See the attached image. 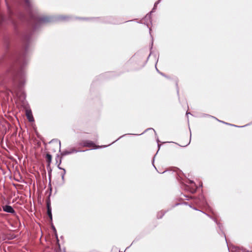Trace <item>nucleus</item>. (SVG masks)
I'll list each match as a JSON object with an SVG mask.
<instances>
[{
    "instance_id": "1",
    "label": "nucleus",
    "mask_w": 252,
    "mask_h": 252,
    "mask_svg": "<svg viewBox=\"0 0 252 252\" xmlns=\"http://www.w3.org/2000/svg\"><path fill=\"white\" fill-rule=\"evenodd\" d=\"M82 145L84 147L93 148V149L98 148V147L95 146L94 144L91 141H85L83 142Z\"/></svg>"
},
{
    "instance_id": "2",
    "label": "nucleus",
    "mask_w": 252,
    "mask_h": 252,
    "mask_svg": "<svg viewBox=\"0 0 252 252\" xmlns=\"http://www.w3.org/2000/svg\"><path fill=\"white\" fill-rule=\"evenodd\" d=\"M2 209H3V211H4L5 212L13 214H15V210L13 209V208L11 206H9V205L3 206Z\"/></svg>"
},
{
    "instance_id": "3",
    "label": "nucleus",
    "mask_w": 252,
    "mask_h": 252,
    "mask_svg": "<svg viewBox=\"0 0 252 252\" xmlns=\"http://www.w3.org/2000/svg\"><path fill=\"white\" fill-rule=\"evenodd\" d=\"M26 115L30 122H33L34 121L33 117L31 110H27L26 111Z\"/></svg>"
},
{
    "instance_id": "4",
    "label": "nucleus",
    "mask_w": 252,
    "mask_h": 252,
    "mask_svg": "<svg viewBox=\"0 0 252 252\" xmlns=\"http://www.w3.org/2000/svg\"><path fill=\"white\" fill-rule=\"evenodd\" d=\"M25 82V79L24 78V76L23 75H20L19 77L18 80V85L19 87H21L23 85H24Z\"/></svg>"
},
{
    "instance_id": "5",
    "label": "nucleus",
    "mask_w": 252,
    "mask_h": 252,
    "mask_svg": "<svg viewBox=\"0 0 252 252\" xmlns=\"http://www.w3.org/2000/svg\"><path fill=\"white\" fill-rule=\"evenodd\" d=\"M47 214L49 218H50L51 220H52V212H51V208L50 205V203L48 202L47 203Z\"/></svg>"
},
{
    "instance_id": "6",
    "label": "nucleus",
    "mask_w": 252,
    "mask_h": 252,
    "mask_svg": "<svg viewBox=\"0 0 252 252\" xmlns=\"http://www.w3.org/2000/svg\"><path fill=\"white\" fill-rule=\"evenodd\" d=\"M78 151L75 150H72L70 151H64L62 153H61V155L62 156H66L67 155H69L72 154L73 153H77Z\"/></svg>"
},
{
    "instance_id": "7",
    "label": "nucleus",
    "mask_w": 252,
    "mask_h": 252,
    "mask_svg": "<svg viewBox=\"0 0 252 252\" xmlns=\"http://www.w3.org/2000/svg\"><path fill=\"white\" fill-rule=\"evenodd\" d=\"M61 163V159H60V163H59V164L58 165V168H59L60 169H62V170H63V172L62 173V180H63V181H64V175H65V173H66V171H65V169L63 168H61V167H60V163Z\"/></svg>"
},
{
    "instance_id": "8",
    "label": "nucleus",
    "mask_w": 252,
    "mask_h": 252,
    "mask_svg": "<svg viewBox=\"0 0 252 252\" xmlns=\"http://www.w3.org/2000/svg\"><path fill=\"white\" fill-rule=\"evenodd\" d=\"M54 143H55V144L57 146H58V145H59V149H60V151H61V142L60 141H58L57 140H51L50 142V143L51 144H54Z\"/></svg>"
},
{
    "instance_id": "9",
    "label": "nucleus",
    "mask_w": 252,
    "mask_h": 252,
    "mask_svg": "<svg viewBox=\"0 0 252 252\" xmlns=\"http://www.w3.org/2000/svg\"><path fill=\"white\" fill-rule=\"evenodd\" d=\"M46 158L47 159V161L48 163V165H50V164L51 162L52 161V156L49 154H47L46 156Z\"/></svg>"
},
{
    "instance_id": "10",
    "label": "nucleus",
    "mask_w": 252,
    "mask_h": 252,
    "mask_svg": "<svg viewBox=\"0 0 252 252\" xmlns=\"http://www.w3.org/2000/svg\"><path fill=\"white\" fill-rule=\"evenodd\" d=\"M50 21V18L48 17H43V18H40V22L41 23H46V22H48Z\"/></svg>"
},
{
    "instance_id": "11",
    "label": "nucleus",
    "mask_w": 252,
    "mask_h": 252,
    "mask_svg": "<svg viewBox=\"0 0 252 252\" xmlns=\"http://www.w3.org/2000/svg\"><path fill=\"white\" fill-rule=\"evenodd\" d=\"M25 1L28 6H31V0H25Z\"/></svg>"
},
{
    "instance_id": "12",
    "label": "nucleus",
    "mask_w": 252,
    "mask_h": 252,
    "mask_svg": "<svg viewBox=\"0 0 252 252\" xmlns=\"http://www.w3.org/2000/svg\"><path fill=\"white\" fill-rule=\"evenodd\" d=\"M161 0H159L158 1H157L155 3V5H154V8L153 9V10H154L156 8V6L159 3L160 1Z\"/></svg>"
},
{
    "instance_id": "13",
    "label": "nucleus",
    "mask_w": 252,
    "mask_h": 252,
    "mask_svg": "<svg viewBox=\"0 0 252 252\" xmlns=\"http://www.w3.org/2000/svg\"><path fill=\"white\" fill-rule=\"evenodd\" d=\"M163 215V214H161L160 216L159 215V214L158 215V218H161L162 216Z\"/></svg>"
},
{
    "instance_id": "14",
    "label": "nucleus",
    "mask_w": 252,
    "mask_h": 252,
    "mask_svg": "<svg viewBox=\"0 0 252 252\" xmlns=\"http://www.w3.org/2000/svg\"><path fill=\"white\" fill-rule=\"evenodd\" d=\"M53 229H54V231H55V232H56V229H55V227H54V226H53Z\"/></svg>"
},
{
    "instance_id": "15",
    "label": "nucleus",
    "mask_w": 252,
    "mask_h": 252,
    "mask_svg": "<svg viewBox=\"0 0 252 252\" xmlns=\"http://www.w3.org/2000/svg\"><path fill=\"white\" fill-rule=\"evenodd\" d=\"M190 114L189 113L187 112L186 114L188 115V114Z\"/></svg>"
},
{
    "instance_id": "16",
    "label": "nucleus",
    "mask_w": 252,
    "mask_h": 252,
    "mask_svg": "<svg viewBox=\"0 0 252 252\" xmlns=\"http://www.w3.org/2000/svg\"><path fill=\"white\" fill-rule=\"evenodd\" d=\"M105 146H101L100 147H105Z\"/></svg>"
},
{
    "instance_id": "17",
    "label": "nucleus",
    "mask_w": 252,
    "mask_h": 252,
    "mask_svg": "<svg viewBox=\"0 0 252 252\" xmlns=\"http://www.w3.org/2000/svg\"><path fill=\"white\" fill-rule=\"evenodd\" d=\"M53 151H54V152H56V150H55V149H53Z\"/></svg>"
},
{
    "instance_id": "18",
    "label": "nucleus",
    "mask_w": 252,
    "mask_h": 252,
    "mask_svg": "<svg viewBox=\"0 0 252 252\" xmlns=\"http://www.w3.org/2000/svg\"><path fill=\"white\" fill-rule=\"evenodd\" d=\"M247 252H249V251H248Z\"/></svg>"
}]
</instances>
